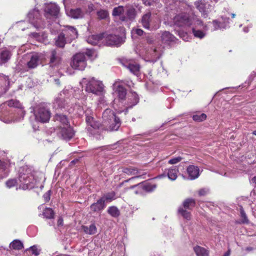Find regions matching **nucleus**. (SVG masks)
<instances>
[{"instance_id":"473e14b6","label":"nucleus","mask_w":256,"mask_h":256,"mask_svg":"<svg viewBox=\"0 0 256 256\" xmlns=\"http://www.w3.org/2000/svg\"><path fill=\"white\" fill-rule=\"evenodd\" d=\"M66 42H67L66 38L64 32L60 34L58 36L55 38V44L58 47L64 48Z\"/></svg>"},{"instance_id":"a878e982","label":"nucleus","mask_w":256,"mask_h":256,"mask_svg":"<svg viewBox=\"0 0 256 256\" xmlns=\"http://www.w3.org/2000/svg\"><path fill=\"white\" fill-rule=\"evenodd\" d=\"M94 116H88L86 118V121L88 124L87 130L90 131L92 134L94 133L92 132V129L96 130L98 129L100 125L99 122H96L94 120Z\"/></svg>"},{"instance_id":"a18cd8bd","label":"nucleus","mask_w":256,"mask_h":256,"mask_svg":"<svg viewBox=\"0 0 256 256\" xmlns=\"http://www.w3.org/2000/svg\"><path fill=\"white\" fill-rule=\"evenodd\" d=\"M42 215L46 218L51 219L54 217V212L50 208H46L42 212Z\"/></svg>"},{"instance_id":"6ab92c4d","label":"nucleus","mask_w":256,"mask_h":256,"mask_svg":"<svg viewBox=\"0 0 256 256\" xmlns=\"http://www.w3.org/2000/svg\"><path fill=\"white\" fill-rule=\"evenodd\" d=\"M139 102V98L135 92H131L128 94L126 97V102H124L126 112H128V108H132Z\"/></svg>"},{"instance_id":"20e7f679","label":"nucleus","mask_w":256,"mask_h":256,"mask_svg":"<svg viewBox=\"0 0 256 256\" xmlns=\"http://www.w3.org/2000/svg\"><path fill=\"white\" fill-rule=\"evenodd\" d=\"M80 84L87 92L96 96H102L104 92L102 82L94 77L83 78Z\"/></svg>"},{"instance_id":"4468645a","label":"nucleus","mask_w":256,"mask_h":256,"mask_svg":"<svg viewBox=\"0 0 256 256\" xmlns=\"http://www.w3.org/2000/svg\"><path fill=\"white\" fill-rule=\"evenodd\" d=\"M126 84L125 82L120 80H116L113 84V89L114 93L122 103L126 100V90L124 88V86Z\"/></svg>"},{"instance_id":"338daca9","label":"nucleus","mask_w":256,"mask_h":256,"mask_svg":"<svg viewBox=\"0 0 256 256\" xmlns=\"http://www.w3.org/2000/svg\"><path fill=\"white\" fill-rule=\"evenodd\" d=\"M230 250L229 249L222 256H230Z\"/></svg>"},{"instance_id":"a19ab883","label":"nucleus","mask_w":256,"mask_h":256,"mask_svg":"<svg viewBox=\"0 0 256 256\" xmlns=\"http://www.w3.org/2000/svg\"><path fill=\"white\" fill-rule=\"evenodd\" d=\"M108 213L114 218H117L120 215V212L116 206L108 207L107 210Z\"/></svg>"},{"instance_id":"423d86ee","label":"nucleus","mask_w":256,"mask_h":256,"mask_svg":"<svg viewBox=\"0 0 256 256\" xmlns=\"http://www.w3.org/2000/svg\"><path fill=\"white\" fill-rule=\"evenodd\" d=\"M102 118L103 124L107 127L108 130H117L121 124L120 118L110 108H107L103 112Z\"/></svg>"},{"instance_id":"2f4dec72","label":"nucleus","mask_w":256,"mask_h":256,"mask_svg":"<svg viewBox=\"0 0 256 256\" xmlns=\"http://www.w3.org/2000/svg\"><path fill=\"white\" fill-rule=\"evenodd\" d=\"M100 198L104 204L110 202L116 198V194L114 192L112 191L104 194Z\"/></svg>"},{"instance_id":"4be33fe9","label":"nucleus","mask_w":256,"mask_h":256,"mask_svg":"<svg viewBox=\"0 0 256 256\" xmlns=\"http://www.w3.org/2000/svg\"><path fill=\"white\" fill-rule=\"evenodd\" d=\"M12 54V49L10 48H4L0 50V64L6 63L11 58Z\"/></svg>"},{"instance_id":"79ce46f5","label":"nucleus","mask_w":256,"mask_h":256,"mask_svg":"<svg viewBox=\"0 0 256 256\" xmlns=\"http://www.w3.org/2000/svg\"><path fill=\"white\" fill-rule=\"evenodd\" d=\"M10 248L14 250H20L24 248V246L21 241L18 240H15L10 243Z\"/></svg>"},{"instance_id":"c03bdc74","label":"nucleus","mask_w":256,"mask_h":256,"mask_svg":"<svg viewBox=\"0 0 256 256\" xmlns=\"http://www.w3.org/2000/svg\"><path fill=\"white\" fill-rule=\"evenodd\" d=\"M195 200L192 198H188L186 200L182 203V206L184 208L190 210L192 207L195 206Z\"/></svg>"},{"instance_id":"6e6d98bb","label":"nucleus","mask_w":256,"mask_h":256,"mask_svg":"<svg viewBox=\"0 0 256 256\" xmlns=\"http://www.w3.org/2000/svg\"><path fill=\"white\" fill-rule=\"evenodd\" d=\"M132 33L133 34H136L138 36H142L144 34V32L140 28H136L132 29Z\"/></svg>"},{"instance_id":"9d476101","label":"nucleus","mask_w":256,"mask_h":256,"mask_svg":"<svg viewBox=\"0 0 256 256\" xmlns=\"http://www.w3.org/2000/svg\"><path fill=\"white\" fill-rule=\"evenodd\" d=\"M29 22L36 28H42L45 26L44 22L42 20L38 10L34 8L28 14Z\"/></svg>"},{"instance_id":"f257e3e1","label":"nucleus","mask_w":256,"mask_h":256,"mask_svg":"<svg viewBox=\"0 0 256 256\" xmlns=\"http://www.w3.org/2000/svg\"><path fill=\"white\" fill-rule=\"evenodd\" d=\"M174 25L184 28H189L193 24L192 32L196 38L202 39L206 36L208 30V25L204 24L198 19L192 20L190 15L186 12H181L176 14L173 19Z\"/></svg>"},{"instance_id":"de8ad7c7","label":"nucleus","mask_w":256,"mask_h":256,"mask_svg":"<svg viewBox=\"0 0 256 256\" xmlns=\"http://www.w3.org/2000/svg\"><path fill=\"white\" fill-rule=\"evenodd\" d=\"M6 186L8 188H11L16 184H19L18 180L16 178L10 179L6 181Z\"/></svg>"},{"instance_id":"39448f33","label":"nucleus","mask_w":256,"mask_h":256,"mask_svg":"<svg viewBox=\"0 0 256 256\" xmlns=\"http://www.w3.org/2000/svg\"><path fill=\"white\" fill-rule=\"evenodd\" d=\"M73 90L70 86L66 87L62 91L58 94V96L55 98L54 102V106L56 110L68 111L70 113L72 112V108H69L68 100L72 94Z\"/></svg>"},{"instance_id":"09e8293b","label":"nucleus","mask_w":256,"mask_h":256,"mask_svg":"<svg viewBox=\"0 0 256 256\" xmlns=\"http://www.w3.org/2000/svg\"><path fill=\"white\" fill-rule=\"evenodd\" d=\"M97 15L100 19H105L108 16V13L106 10H101L97 12Z\"/></svg>"},{"instance_id":"a211bd4d","label":"nucleus","mask_w":256,"mask_h":256,"mask_svg":"<svg viewBox=\"0 0 256 256\" xmlns=\"http://www.w3.org/2000/svg\"><path fill=\"white\" fill-rule=\"evenodd\" d=\"M124 42V38L118 35L110 34L106 38V43L108 46H119Z\"/></svg>"},{"instance_id":"dca6fc26","label":"nucleus","mask_w":256,"mask_h":256,"mask_svg":"<svg viewBox=\"0 0 256 256\" xmlns=\"http://www.w3.org/2000/svg\"><path fill=\"white\" fill-rule=\"evenodd\" d=\"M48 58L50 60L48 64L50 70L54 68L56 72H57L58 66L62 62L60 54L56 50H53L50 51Z\"/></svg>"},{"instance_id":"3c124183","label":"nucleus","mask_w":256,"mask_h":256,"mask_svg":"<svg viewBox=\"0 0 256 256\" xmlns=\"http://www.w3.org/2000/svg\"><path fill=\"white\" fill-rule=\"evenodd\" d=\"M77 0H63L66 11L68 10L70 5L74 4Z\"/></svg>"},{"instance_id":"b1692460","label":"nucleus","mask_w":256,"mask_h":256,"mask_svg":"<svg viewBox=\"0 0 256 256\" xmlns=\"http://www.w3.org/2000/svg\"><path fill=\"white\" fill-rule=\"evenodd\" d=\"M186 172L188 174V179L194 180L200 175V170L198 166L194 165H190L186 168Z\"/></svg>"},{"instance_id":"5fc2aeb1","label":"nucleus","mask_w":256,"mask_h":256,"mask_svg":"<svg viewBox=\"0 0 256 256\" xmlns=\"http://www.w3.org/2000/svg\"><path fill=\"white\" fill-rule=\"evenodd\" d=\"M30 250L32 251V252L35 256H38L40 254V250L38 249L36 246H33L30 248Z\"/></svg>"},{"instance_id":"7c9ffc66","label":"nucleus","mask_w":256,"mask_h":256,"mask_svg":"<svg viewBox=\"0 0 256 256\" xmlns=\"http://www.w3.org/2000/svg\"><path fill=\"white\" fill-rule=\"evenodd\" d=\"M126 22H132L136 16V10L133 6L128 7L126 10Z\"/></svg>"},{"instance_id":"680f3d73","label":"nucleus","mask_w":256,"mask_h":256,"mask_svg":"<svg viewBox=\"0 0 256 256\" xmlns=\"http://www.w3.org/2000/svg\"><path fill=\"white\" fill-rule=\"evenodd\" d=\"M142 1L146 6H150L154 2L155 0H142Z\"/></svg>"},{"instance_id":"37998d69","label":"nucleus","mask_w":256,"mask_h":256,"mask_svg":"<svg viewBox=\"0 0 256 256\" xmlns=\"http://www.w3.org/2000/svg\"><path fill=\"white\" fill-rule=\"evenodd\" d=\"M178 214L187 220H190V213L188 212L186 209L184 208L182 206H180L178 208Z\"/></svg>"},{"instance_id":"69168bd1","label":"nucleus","mask_w":256,"mask_h":256,"mask_svg":"<svg viewBox=\"0 0 256 256\" xmlns=\"http://www.w3.org/2000/svg\"><path fill=\"white\" fill-rule=\"evenodd\" d=\"M251 27H252V25L248 27H244L243 29L244 32H248L249 30V28H251Z\"/></svg>"},{"instance_id":"e433bc0d","label":"nucleus","mask_w":256,"mask_h":256,"mask_svg":"<svg viewBox=\"0 0 256 256\" xmlns=\"http://www.w3.org/2000/svg\"><path fill=\"white\" fill-rule=\"evenodd\" d=\"M102 36L100 34H94L89 36L87 38V42L92 45L98 44L100 41L102 40Z\"/></svg>"},{"instance_id":"e2e57ef3","label":"nucleus","mask_w":256,"mask_h":256,"mask_svg":"<svg viewBox=\"0 0 256 256\" xmlns=\"http://www.w3.org/2000/svg\"><path fill=\"white\" fill-rule=\"evenodd\" d=\"M116 148V144H114L112 145L104 146V147H103V149L104 150H114L115 148Z\"/></svg>"},{"instance_id":"9b49d317","label":"nucleus","mask_w":256,"mask_h":256,"mask_svg":"<svg viewBox=\"0 0 256 256\" xmlns=\"http://www.w3.org/2000/svg\"><path fill=\"white\" fill-rule=\"evenodd\" d=\"M143 28L150 31L156 30L160 28V23L152 18V13L148 12L142 15L140 21Z\"/></svg>"},{"instance_id":"774afa93","label":"nucleus","mask_w":256,"mask_h":256,"mask_svg":"<svg viewBox=\"0 0 256 256\" xmlns=\"http://www.w3.org/2000/svg\"><path fill=\"white\" fill-rule=\"evenodd\" d=\"M251 181L252 183H254L256 184V176L253 177L252 178Z\"/></svg>"},{"instance_id":"ea45409f","label":"nucleus","mask_w":256,"mask_h":256,"mask_svg":"<svg viewBox=\"0 0 256 256\" xmlns=\"http://www.w3.org/2000/svg\"><path fill=\"white\" fill-rule=\"evenodd\" d=\"M121 172L128 176L135 175L138 174V170L136 168L132 166L122 167Z\"/></svg>"},{"instance_id":"0e129e2a","label":"nucleus","mask_w":256,"mask_h":256,"mask_svg":"<svg viewBox=\"0 0 256 256\" xmlns=\"http://www.w3.org/2000/svg\"><path fill=\"white\" fill-rule=\"evenodd\" d=\"M63 222V220L62 218H60L58 220V226H62Z\"/></svg>"},{"instance_id":"1a4fd4ad","label":"nucleus","mask_w":256,"mask_h":256,"mask_svg":"<svg viewBox=\"0 0 256 256\" xmlns=\"http://www.w3.org/2000/svg\"><path fill=\"white\" fill-rule=\"evenodd\" d=\"M44 10V16L49 22L60 16V8L56 3L45 4Z\"/></svg>"},{"instance_id":"aec40b11","label":"nucleus","mask_w":256,"mask_h":256,"mask_svg":"<svg viewBox=\"0 0 256 256\" xmlns=\"http://www.w3.org/2000/svg\"><path fill=\"white\" fill-rule=\"evenodd\" d=\"M64 34L66 38L67 42L70 43L78 36V32L76 29L72 26H66L64 30Z\"/></svg>"},{"instance_id":"2eb2a0df","label":"nucleus","mask_w":256,"mask_h":256,"mask_svg":"<svg viewBox=\"0 0 256 256\" xmlns=\"http://www.w3.org/2000/svg\"><path fill=\"white\" fill-rule=\"evenodd\" d=\"M50 114V111L44 107H39L34 112L36 120L42 123L48 122Z\"/></svg>"},{"instance_id":"864d4df0","label":"nucleus","mask_w":256,"mask_h":256,"mask_svg":"<svg viewBox=\"0 0 256 256\" xmlns=\"http://www.w3.org/2000/svg\"><path fill=\"white\" fill-rule=\"evenodd\" d=\"M209 192V188H206L200 189L198 192V194L200 196H205L207 195Z\"/></svg>"},{"instance_id":"8fccbe9b","label":"nucleus","mask_w":256,"mask_h":256,"mask_svg":"<svg viewBox=\"0 0 256 256\" xmlns=\"http://www.w3.org/2000/svg\"><path fill=\"white\" fill-rule=\"evenodd\" d=\"M240 214L242 218V224H248V220L242 207L240 209Z\"/></svg>"},{"instance_id":"f03ea898","label":"nucleus","mask_w":256,"mask_h":256,"mask_svg":"<svg viewBox=\"0 0 256 256\" xmlns=\"http://www.w3.org/2000/svg\"><path fill=\"white\" fill-rule=\"evenodd\" d=\"M146 44L140 52V56L146 62H154L162 56L164 52V47L161 45L156 46L154 42L152 36L146 38Z\"/></svg>"},{"instance_id":"c756f323","label":"nucleus","mask_w":256,"mask_h":256,"mask_svg":"<svg viewBox=\"0 0 256 256\" xmlns=\"http://www.w3.org/2000/svg\"><path fill=\"white\" fill-rule=\"evenodd\" d=\"M161 41L166 44H170L172 42H174L176 39L175 36L169 32L164 31L162 32Z\"/></svg>"},{"instance_id":"13d9d810","label":"nucleus","mask_w":256,"mask_h":256,"mask_svg":"<svg viewBox=\"0 0 256 256\" xmlns=\"http://www.w3.org/2000/svg\"><path fill=\"white\" fill-rule=\"evenodd\" d=\"M178 35L184 40H185V41H188V34H187L186 32H178Z\"/></svg>"},{"instance_id":"4d7b16f0","label":"nucleus","mask_w":256,"mask_h":256,"mask_svg":"<svg viewBox=\"0 0 256 256\" xmlns=\"http://www.w3.org/2000/svg\"><path fill=\"white\" fill-rule=\"evenodd\" d=\"M50 190H48L43 195V198L46 202H48L50 200Z\"/></svg>"},{"instance_id":"f3484780","label":"nucleus","mask_w":256,"mask_h":256,"mask_svg":"<svg viewBox=\"0 0 256 256\" xmlns=\"http://www.w3.org/2000/svg\"><path fill=\"white\" fill-rule=\"evenodd\" d=\"M58 132L62 138L66 140H69L72 139L75 134V132L70 126L58 128Z\"/></svg>"},{"instance_id":"6e6552de","label":"nucleus","mask_w":256,"mask_h":256,"mask_svg":"<svg viewBox=\"0 0 256 256\" xmlns=\"http://www.w3.org/2000/svg\"><path fill=\"white\" fill-rule=\"evenodd\" d=\"M8 106L10 107H15L19 108L18 110V114L20 116V118H15L14 120H4L2 121L6 124H10L12 122H18L20 120L21 118H22L25 114L22 108L21 104L19 101L16 100H10L0 105V113H2V114H4L5 111H7Z\"/></svg>"},{"instance_id":"ddd939ff","label":"nucleus","mask_w":256,"mask_h":256,"mask_svg":"<svg viewBox=\"0 0 256 256\" xmlns=\"http://www.w3.org/2000/svg\"><path fill=\"white\" fill-rule=\"evenodd\" d=\"M156 188V184L152 182L146 181L138 184L131 186L130 188L134 189L136 188L134 190L136 194H141L142 193V190L146 192H150L154 191Z\"/></svg>"},{"instance_id":"bb28decb","label":"nucleus","mask_w":256,"mask_h":256,"mask_svg":"<svg viewBox=\"0 0 256 256\" xmlns=\"http://www.w3.org/2000/svg\"><path fill=\"white\" fill-rule=\"evenodd\" d=\"M194 6L196 8L202 13L204 17L206 18L208 16V12L206 10V8L208 4L204 0H197L194 2Z\"/></svg>"},{"instance_id":"72a5a7b5","label":"nucleus","mask_w":256,"mask_h":256,"mask_svg":"<svg viewBox=\"0 0 256 256\" xmlns=\"http://www.w3.org/2000/svg\"><path fill=\"white\" fill-rule=\"evenodd\" d=\"M39 62V57L37 54H34L30 56V60L27 62L29 68H34L37 66Z\"/></svg>"},{"instance_id":"7ed1b4c3","label":"nucleus","mask_w":256,"mask_h":256,"mask_svg":"<svg viewBox=\"0 0 256 256\" xmlns=\"http://www.w3.org/2000/svg\"><path fill=\"white\" fill-rule=\"evenodd\" d=\"M18 180L20 188L23 190L31 189L34 186L33 170L27 166L21 167L18 170Z\"/></svg>"},{"instance_id":"c9c22d12","label":"nucleus","mask_w":256,"mask_h":256,"mask_svg":"<svg viewBox=\"0 0 256 256\" xmlns=\"http://www.w3.org/2000/svg\"><path fill=\"white\" fill-rule=\"evenodd\" d=\"M224 23L222 24L220 22H218L216 20H214L212 22V24L214 26L213 30H216L218 29H222V28H226L228 24L229 23L228 18H224Z\"/></svg>"},{"instance_id":"c85d7f7f","label":"nucleus","mask_w":256,"mask_h":256,"mask_svg":"<svg viewBox=\"0 0 256 256\" xmlns=\"http://www.w3.org/2000/svg\"><path fill=\"white\" fill-rule=\"evenodd\" d=\"M106 207V204H104V201L101 199L99 198L96 202L92 204L90 206L91 210L94 212H101Z\"/></svg>"},{"instance_id":"603ef678","label":"nucleus","mask_w":256,"mask_h":256,"mask_svg":"<svg viewBox=\"0 0 256 256\" xmlns=\"http://www.w3.org/2000/svg\"><path fill=\"white\" fill-rule=\"evenodd\" d=\"M182 160V158L181 156H178L176 158H172L170 159L168 161V163L170 164H178Z\"/></svg>"},{"instance_id":"f704fd0d","label":"nucleus","mask_w":256,"mask_h":256,"mask_svg":"<svg viewBox=\"0 0 256 256\" xmlns=\"http://www.w3.org/2000/svg\"><path fill=\"white\" fill-rule=\"evenodd\" d=\"M8 174L7 164L0 160V180L7 177Z\"/></svg>"},{"instance_id":"bf43d9fd","label":"nucleus","mask_w":256,"mask_h":256,"mask_svg":"<svg viewBox=\"0 0 256 256\" xmlns=\"http://www.w3.org/2000/svg\"><path fill=\"white\" fill-rule=\"evenodd\" d=\"M94 8V6L92 4H90L88 6V8L86 10H84V12H85V14H90L93 10Z\"/></svg>"},{"instance_id":"cd10ccee","label":"nucleus","mask_w":256,"mask_h":256,"mask_svg":"<svg viewBox=\"0 0 256 256\" xmlns=\"http://www.w3.org/2000/svg\"><path fill=\"white\" fill-rule=\"evenodd\" d=\"M179 172L178 168L176 166H172L166 169L164 174L166 175L168 178L171 180H175Z\"/></svg>"},{"instance_id":"5701e85b","label":"nucleus","mask_w":256,"mask_h":256,"mask_svg":"<svg viewBox=\"0 0 256 256\" xmlns=\"http://www.w3.org/2000/svg\"><path fill=\"white\" fill-rule=\"evenodd\" d=\"M126 10L123 6H120L114 8L112 15L114 18H118L121 22H126Z\"/></svg>"},{"instance_id":"393cba45","label":"nucleus","mask_w":256,"mask_h":256,"mask_svg":"<svg viewBox=\"0 0 256 256\" xmlns=\"http://www.w3.org/2000/svg\"><path fill=\"white\" fill-rule=\"evenodd\" d=\"M66 14L74 18H83L85 15L84 9L76 8L75 9L66 10Z\"/></svg>"},{"instance_id":"4c0bfd02","label":"nucleus","mask_w":256,"mask_h":256,"mask_svg":"<svg viewBox=\"0 0 256 256\" xmlns=\"http://www.w3.org/2000/svg\"><path fill=\"white\" fill-rule=\"evenodd\" d=\"M82 228L84 232L86 234L90 235H92L96 234L97 228L94 224H92L89 226H82Z\"/></svg>"},{"instance_id":"412c9836","label":"nucleus","mask_w":256,"mask_h":256,"mask_svg":"<svg viewBox=\"0 0 256 256\" xmlns=\"http://www.w3.org/2000/svg\"><path fill=\"white\" fill-rule=\"evenodd\" d=\"M54 122L58 124V129L62 127L70 126L69 120L66 114H56L54 116Z\"/></svg>"},{"instance_id":"0eeeda50","label":"nucleus","mask_w":256,"mask_h":256,"mask_svg":"<svg viewBox=\"0 0 256 256\" xmlns=\"http://www.w3.org/2000/svg\"><path fill=\"white\" fill-rule=\"evenodd\" d=\"M94 52L92 49H86L85 54L84 52H78L74 56L71 62V66L76 70H83L86 66V55L91 58Z\"/></svg>"},{"instance_id":"49530a36","label":"nucleus","mask_w":256,"mask_h":256,"mask_svg":"<svg viewBox=\"0 0 256 256\" xmlns=\"http://www.w3.org/2000/svg\"><path fill=\"white\" fill-rule=\"evenodd\" d=\"M206 118V115L204 114H198L193 115L192 119L195 122H201L204 120Z\"/></svg>"},{"instance_id":"58836bf2","label":"nucleus","mask_w":256,"mask_h":256,"mask_svg":"<svg viewBox=\"0 0 256 256\" xmlns=\"http://www.w3.org/2000/svg\"><path fill=\"white\" fill-rule=\"evenodd\" d=\"M196 256H208V251L204 248L197 246L194 248Z\"/></svg>"},{"instance_id":"f8f14e48","label":"nucleus","mask_w":256,"mask_h":256,"mask_svg":"<svg viewBox=\"0 0 256 256\" xmlns=\"http://www.w3.org/2000/svg\"><path fill=\"white\" fill-rule=\"evenodd\" d=\"M120 62L124 67L134 75L138 76L140 74V65L134 60L122 58Z\"/></svg>"},{"instance_id":"052dcab7","label":"nucleus","mask_w":256,"mask_h":256,"mask_svg":"<svg viewBox=\"0 0 256 256\" xmlns=\"http://www.w3.org/2000/svg\"><path fill=\"white\" fill-rule=\"evenodd\" d=\"M84 114H85L86 118L87 116L88 117V116H94V114L92 111V110L90 108H88L85 110Z\"/></svg>"}]
</instances>
